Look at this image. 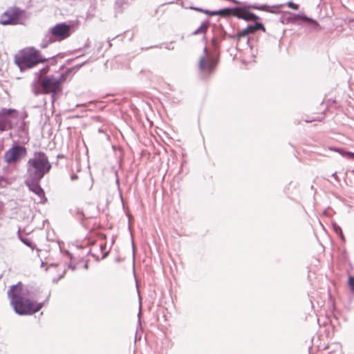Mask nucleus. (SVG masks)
Listing matches in <instances>:
<instances>
[{
	"label": "nucleus",
	"mask_w": 354,
	"mask_h": 354,
	"mask_svg": "<svg viewBox=\"0 0 354 354\" xmlns=\"http://www.w3.org/2000/svg\"><path fill=\"white\" fill-rule=\"evenodd\" d=\"M51 168L48 157L43 152L35 153L27 164V176L42 178Z\"/></svg>",
	"instance_id": "obj_1"
},
{
	"label": "nucleus",
	"mask_w": 354,
	"mask_h": 354,
	"mask_svg": "<svg viewBox=\"0 0 354 354\" xmlns=\"http://www.w3.org/2000/svg\"><path fill=\"white\" fill-rule=\"evenodd\" d=\"M71 35V26L65 23L57 24L50 28L43 38L40 46L46 48L48 44L66 39Z\"/></svg>",
	"instance_id": "obj_2"
},
{
	"label": "nucleus",
	"mask_w": 354,
	"mask_h": 354,
	"mask_svg": "<svg viewBox=\"0 0 354 354\" xmlns=\"http://www.w3.org/2000/svg\"><path fill=\"white\" fill-rule=\"evenodd\" d=\"M62 75L58 78L53 75L45 77L41 80V90L39 93L42 94L51 93L52 97L54 98L55 95L62 91Z\"/></svg>",
	"instance_id": "obj_3"
},
{
	"label": "nucleus",
	"mask_w": 354,
	"mask_h": 354,
	"mask_svg": "<svg viewBox=\"0 0 354 354\" xmlns=\"http://www.w3.org/2000/svg\"><path fill=\"white\" fill-rule=\"evenodd\" d=\"M48 59L43 57L35 48L24 49V69L31 68L39 63L46 62Z\"/></svg>",
	"instance_id": "obj_4"
},
{
	"label": "nucleus",
	"mask_w": 354,
	"mask_h": 354,
	"mask_svg": "<svg viewBox=\"0 0 354 354\" xmlns=\"http://www.w3.org/2000/svg\"><path fill=\"white\" fill-rule=\"evenodd\" d=\"M41 179V178L36 179L35 178L27 176L25 180L26 185L29 190L35 195L34 201L37 203H44L47 201L44 191L39 185Z\"/></svg>",
	"instance_id": "obj_5"
},
{
	"label": "nucleus",
	"mask_w": 354,
	"mask_h": 354,
	"mask_svg": "<svg viewBox=\"0 0 354 354\" xmlns=\"http://www.w3.org/2000/svg\"><path fill=\"white\" fill-rule=\"evenodd\" d=\"M41 179V178L36 179L35 178L27 176L25 180L26 185L29 190L35 195L34 201L37 203H44L47 201L44 191L39 185Z\"/></svg>",
	"instance_id": "obj_6"
},
{
	"label": "nucleus",
	"mask_w": 354,
	"mask_h": 354,
	"mask_svg": "<svg viewBox=\"0 0 354 354\" xmlns=\"http://www.w3.org/2000/svg\"><path fill=\"white\" fill-rule=\"evenodd\" d=\"M8 297L15 311L22 315V286L20 283L10 287L8 290Z\"/></svg>",
	"instance_id": "obj_7"
},
{
	"label": "nucleus",
	"mask_w": 354,
	"mask_h": 354,
	"mask_svg": "<svg viewBox=\"0 0 354 354\" xmlns=\"http://www.w3.org/2000/svg\"><path fill=\"white\" fill-rule=\"evenodd\" d=\"M17 114L15 110L3 109L0 111V131L12 128L16 122Z\"/></svg>",
	"instance_id": "obj_8"
},
{
	"label": "nucleus",
	"mask_w": 354,
	"mask_h": 354,
	"mask_svg": "<svg viewBox=\"0 0 354 354\" xmlns=\"http://www.w3.org/2000/svg\"><path fill=\"white\" fill-rule=\"evenodd\" d=\"M21 14L19 8H10L0 17V24L2 25L18 24Z\"/></svg>",
	"instance_id": "obj_9"
},
{
	"label": "nucleus",
	"mask_w": 354,
	"mask_h": 354,
	"mask_svg": "<svg viewBox=\"0 0 354 354\" xmlns=\"http://www.w3.org/2000/svg\"><path fill=\"white\" fill-rule=\"evenodd\" d=\"M24 296V315H32L38 312L44 306L43 302H37L29 295Z\"/></svg>",
	"instance_id": "obj_10"
},
{
	"label": "nucleus",
	"mask_w": 354,
	"mask_h": 354,
	"mask_svg": "<svg viewBox=\"0 0 354 354\" xmlns=\"http://www.w3.org/2000/svg\"><path fill=\"white\" fill-rule=\"evenodd\" d=\"M203 51L204 55L201 57L199 61V69L201 72L209 74L214 71L216 62L208 56L207 47L204 48Z\"/></svg>",
	"instance_id": "obj_11"
},
{
	"label": "nucleus",
	"mask_w": 354,
	"mask_h": 354,
	"mask_svg": "<svg viewBox=\"0 0 354 354\" xmlns=\"http://www.w3.org/2000/svg\"><path fill=\"white\" fill-rule=\"evenodd\" d=\"M22 153V147H14L5 153V160L8 163L15 162Z\"/></svg>",
	"instance_id": "obj_12"
},
{
	"label": "nucleus",
	"mask_w": 354,
	"mask_h": 354,
	"mask_svg": "<svg viewBox=\"0 0 354 354\" xmlns=\"http://www.w3.org/2000/svg\"><path fill=\"white\" fill-rule=\"evenodd\" d=\"M234 15L238 18L243 19L245 21H254L257 18L254 14L246 10L239 8L234 9Z\"/></svg>",
	"instance_id": "obj_13"
},
{
	"label": "nucleus",
	"mask_w": 354,
	"mask_h": 354,
	"mask_svg": "<svg viewBox=\"0 0 354 354\" xmlns=\"http://www.w3.org/2000/svg\"><path fill=\"white\" fill-rule=\"evenodd\" d=\"M23 242L24 245L27 248L26 253L31 252L32 258H39L40 250L37 248L36 244L33 241L28 239L24 238Z\"/></svg>",
	"instance_id": "obj_14"
},
{
	"label": "nucleus",
	"mask_w": 354,
	"mask_h": 354,
	"mask_svg": "<svg viewBox=\"0 0 354 354\" xmlns=\"http://www.w3.org/2000/svg\"><path fill=\"white\" fill-rule=\"evenodd\" d=\"M58 266L57 265H50L49 267L46 268V270L48 271L50 274L52 276V281L53 283H57L60 279H62L64 274H65V269L62 268L58 274L57 277H54L53 274H55Z\"/></svg>",
	"instance_id": "obj_15"
},
{
	"label": "nucleus",
	"mask_w": 354,
	"mask_h": 354,
	"mask_svg": "<svg viewBox=\"0 0 354 354\" xmlns=\"http://www.w3.org/2000/svg\"><path fill=\"white\" fill-rule=\"evenodd\" d=\"M189 8L191 10H196V11H198V12H203V13L207 14V15H208L209 16L219 15H222L225 12H228L229 11L228 9L219 10H216V11H210V10H204L203 8H197V7H194V6H191Z\"/></svg>",
	"instance_id": "obj_16"
},
{
	"label": "nucleus",
	"mask_w": 354,
	"mask_h": 354,
	"mask_svg": "<svg viewBox=\"0 0 354 354\" xmlns=\"http://www.w3.org/2000/svg\"><path fill=\"white\" fill-rule=\"evenodd\" d=\"M209 26L208 21H203L200 27L193 32L192 35H196L200 34H205Z\"/></svg>",
	"instance_id": "obj_17"
},
{
	"label": "nucleus",
	"mask_w": 354,
	"mask_h": 354,
	"mask_svg": "<svg viewBox=\"0 0 354 354\" xmlns=\"http://www.w3.org/2000/svg\"><path fill=\"white\" fill-rule=\"evenodd\" d=\"M257 30V28L254 26H248L247 28L243 29L238 33V37L241 38L245 37L249 34H252Z\"/></svg>",
	"instance_id": "obj_18"
},
{
	"label": "nucleus",
	"mask_w": 354,
	"mask_h": 354,
	"mask_svg": "<svg viewBox=\"0 0 354 354\" xmlns=\"http://www.w3.org/2000/svg\"><path fill=\"white\" fill-rule=\"evenodd\" d=\"M334 151L339 153L342 156L346 157L348 159H352L354 158V153L350 151H344L339 149H335Z\"/></svg>",
	"instance_id": "obj_19"
},
{
	"label": "nucleus",
	"mask_w": 354,
	"mask_h": 354,
	"mask_svg": "<svg viewBox=\"0 0 354 354\" xmlns=\"http://www.w3.org/2000/svg\"><path fill=\"white\" fill-rule=\"evenodd\" d=\"M48 70H49V67L46 66V67L43 68L42 69H41L39 72L36 73H35L36 81L39 82L41 79V77L45 74H46L48 73Z\"/></svg>",
	"instance_id": "obj_20"
},
{
	"label": "nucleus",
	"mask_w": 354,
	"mask_h": 354,
	"mask_svg": "<svg viewBox=\"0 0 354 354\" xmlns=\"http://www.w3.org/2000/svg\"><path fill=\"white\" fill-rule=\"evenodd\" d=\"M15 62L17 66L19 68V70L22 71V55L18 53L16 55L15 58Z\"/></svg>",
	"instance_id": "obj_21"
},
{
	"label": "nucleus",
	"mask_w": 354,
	"mask_h": 354,
	"mask_svg": "<svg viewBox=\"0 0 354 354\" xmlns=\"http://www.w3.org/2000/svg\"><path fill=\"white\" fill-rule=\"evenodd\" d=\"M302 19L304 21H308L313 26V28L319 27V24L316 21H315L310 18H308L306 16L303 17Z\"/></svg>",
	"instance_id": "obj_22"
},
{
	"label": "nucleus",
	"mask_w": 354,
	"mask_h": 354,
	"mask_svg": "<svg viewBox=\"0 0 354 354\" xmlns=\"http://www.w3.org/2000/svg\"><path fill=\"white\" fill-rule=\"evenodd\" d=\"M329 354H342V351L339 345L335 344V348L329 351Z\"/></svg>",
	"instance_id": "obj_23"
},
{
	"label": "nucleus",
	"mask_w": 354,
	"mask_h": 354,
	"mask_svg": "<svg viewBox=\"0 0 354 354\" xmlns=\"http://www.w3.org/2000/svg\"><path fill=\"white\" fill-rule=\"evenodd\" d=\"M348 283L351 288V292L354 293V277H348Z\"/></svg>",
	"instance_id": "obj_24"
},
{
	"label": "nucleus",
	"mask_w": 354,
	"mask_h": 354,
	"mask_svg": "<svg viewBox=\"0 0 354 354\" xmlns=\"http://www.w3.org/2000/svg\"><path fill=\"white\" fill-rule=\"evenodd\" d=\"M333 227H334L335 232L337 234H338L339 235H340L341 237L343 239V234H342V229L339 226H337L336 225H334Z\"/></svg>",
	"instance_id": "obj_25"
},
{
	"label": "nucleus",
	"mask_w": 354,
	"mask_h": 354,
	"mask_svg": "<svg viewBox=\"0 0 354 354\" xmlns=\"http://www.w3.org/2000/svg\"><path fill=\"white\" fill-rule=\"evenodd\" d=\"M288 6L292 9H294V10H298L299 8V6L295 3H293L292 1H289L288 3H287Z\"/></svg>",
	"instance_id": "obj_26"
},
{
	"label": "nucleus",
	"mask_w": 354,
	"mask_h": 354,
	"mask_svg": "<svg viewBox=\"0 0 354 354\" xmlns=\"http://www.w3.org/2000/svg\"><path fill=\"white\" fill-rule=\"evenodd\" d=\"M254 26L257 28V30L260 29V28H263V25L261 24H260V23H257Z\"/></svg>",
	"instance_id": "obj_27"
},
{
	"label": "nucleus",
	"mask_w": 354,
	"mask_h": 354,
	"mask_svg": "<svg viewBox=\"0 0 354 354\" xmlns=\"http://www.w3.org/2000/svg\"><path fill=\"white\" fill-rule=\"evenodd\" d=\"M140 315H141V305H140V310L138 315V324H140Z\"/></svg>",
	"instance_id": "obj_28"
},
{
	"label": "nucleus",
	"mask_w": 354,
	"mask_h": 354,
	"mask_svg": "<svg viewBox=\"0 0 354 354\" xmlns=\"http://www.w3.org/2000/svg\"><path fill=\"white\" fill-rule=\"evenodd\" d=\"M71 178L72 180H74L77 178V176L76 174H73L71 175Z\"/></svg>",
	"instance_id": "obj_29"
},
{
	"label": "nucleus",
	"mask_w": 354,
	"mask_h": 354,
	"mask_svg": "<svg viewBox=\"0 0 354 354\" xmlns=\"http://www.w3.org/2000/svg\"><path fill=\"white\" fill-rule=\"evenodd\" d=\"M18 236H19V238L21 241H22V235L21 234V230H18Z\"/></svg>",
	"instance_id": "obj_30"
},
{
	"label": "nucleus",
	"mask_w": 354,
	"mask_h": 354,
	"mask_svg": "<svg viewBox=\"0 0 354 354\" xmlns=\"http://www.w3.org/2000/svg\"><path fill=\"white\" fill-rule=\"evenodd\" d=\"M24 134H25V129L24 128ZM26 139V138L25 137V135H24V138H23L24 143L25 142Z\"/></svg>",
	"instance_id": "obj_31"
},
{
	"label": "nucleus",
	"mask_w": 354,
	"mask_h": 354,
	"mask_svg": "<svg viewBox=\"0 0 354 354\" xmlns=\"http://www.w3.org/2000/svg\"><path fill=\"white\" fill-rule=\"evenodd\" d=\"M41 267H43L44 266V263L42 261H41Z\"/></svg>",
	"instance_id": "obj_32"
},
{
	"label": "nucleus",
	"mask_w": 354,
	"mask_h": 354,
	"mask_svg": "<svg viewBox=\"0 0 354 354\" xmlns=\"http://www.w3.org/2000/svg\"><path fill=\"white\" fill-rule=\"evenodd\" d=\"M23 151H24V153H25V152H26V149H25L24 147V149H23Z\"/></svg>",
	"instance_id": "obj_33"
},
{
	"label": "nucleus",
	"mask_w": 354,
	"mask_h": 354,
	"mask_svg": "<svg viewBox=\"0 0 354 354\" xmlns=\"http://www.w3.org/2000/svg\"><path fill=\"white\" fill-rule=\"evenodd\" d=\"M84 267H85L86 268H87V267H88L87 263H86V264H85Z\"/></svg>",
	"instance_id": "obj_34"
}]
</instances>
